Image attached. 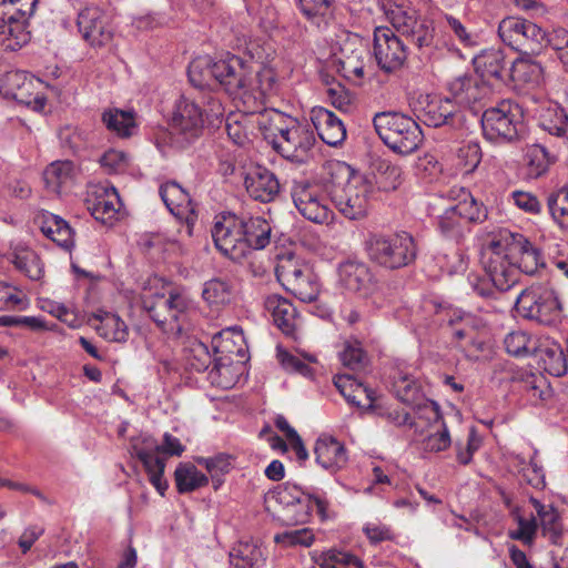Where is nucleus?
<instances>
[{"mask_svg": "<svg viewBox=\"0 0 568 568\" xmlns=\"http://www.w3.org/2000/svg\"><path fill=\"white\" fill-rule=\"evenodd\" d=\"M101 166L110 174H122L130 170L131 158L121 150L110 149L100 159Z\"/></svg>", "mask_w": 568, "mask_h": 568, "instance_id": "obj_62", "label": "nucleus"}, {"mask_svg": "<svg viewBox=\"0 0 568 568\" xmlns=\"http://www.w3.org/2000/svg\"><path fill=\"white\" fill-rule=\"evenodd\" d=\"M504 255L491 250L488 243L483 251L485 274L471 272L467 276V283L473 293L487 297L494 292L507 291L516 284V270L504 261Z\"/></svg>", "mask_w": 568, "mask_h": 568, "instance_id": "obj_14", "label": "nucleus"}, {"mask_svg": "<svg viewBox=\"0 0 568 568\" xmlns=\"http://www.w3.org/2000/svg\"><path fill=\"white\" fill-rule=\"evenodd\" d=\"M215 353L211 354L206 344L195 341L189 351L187 364L193 371L203 372L209 369L210 373L215 364Z\"/></svg>", "mask_w": 568, "mask_h": 568, "instance_id": "obj_58", "label": "nucleus"}, {"mask_svg": "<svg viewBox=\"0 0 568 568\" xmlns=\"http://www.w3.org/2000/svg\"><path fill=\"white\" fill-rule=\"evenodd\" d=\"M192 306L191 300L183 293L171 291L169 296L156 294L154 303L144 302L150 317L166 333L181 334V318Z\"/></svg>", "mask_w": 568, "mask_h": 568, "instance_id": "obj_19", "label": "nucleus"}, {"mask_svg": "<svg viewBox=\"0 0 568 568\" xmlns=\"http://www.w3.org/2000/svg\"><path fill=\"white\" fill-rule=\"evenodd\" d=\"M449 197L457 201L454 205L465 225L469 222H483L487 217L486 207L463 187L452 189Z\"/></svg>", "mask_w": 568, "mask_h": 568, "instance_id": "obj_36", "label": "nucleus"}, {"mask_svg": "<svg viewBox=\"0 0 568 568\" xmlns=\"http://www.w3.org/2000/svg\"><path fill=\"white\" fill-rule=\"evenodd\" d=\"M530 504L536 510L542 535L554 545H560L562 538V525L559 514L552 505L542 504L531 497Z\"/></svg>", "mask_w": 568, "mask_h": 568, "instance_id": "obj_33", "label": "nucleus"}, {"mask_svg": "<svg viewBox=\"0 0 568 568\" xmlns=\"http://www.w3.org/2000/svg\"><path fill=\"white\" fill-rule=\"evenodd\" d=\"M315 540V535L310 528L286 530L274 536V541L283 547H310Z\"/></svg>", "mask_w": 568, "mask_h": 568, "instance_id": "obj_61", "label": "nucleus"}, {"mask_svg": "<svg viewBox=\"0 0 568 568\" xmlns=\"http://www.w3.org/2000/svg\"><path fill=\"white\" fill-rule=\"evenodd\" d=\"M432 423L430 433L423 438L420 447L426 453H440L452 445V438L446 423L440 416L438 420L428 419Z\"/></svg>", "mask_w": 568, "mask_h": 568, "instance_id": "obj_50", "label": "nucleus"}, {"mask_svg": "<svg viewBox=\"0 0 568 568\" xmlns=\"http://www.w3.org/2000/svg\"><path fill=\"white\" fill-rule=\"evenodd\" d=\"M489 244L494 252L504 255V261L516 270V283L520 272L532 274L544 265L540 251L519 233L500 230Z\"/></svg>", "mask_w": 568, "mask_h": 568, "instance_id": "obj_10", "label": "nucleus"}, {"mask_svg": "<svg viewBox=\"0 0 568 568\" xmlns=\"http://www.w3.org/2000/svg\"><path fill=\"white\" fill-rule=\"evenodd\" d=\"M215 61L210 57H199L194 59L187 69L190 82L200 89L210 85L211 80H215Z\"/></svg>", "mask_w": 568, "mask_h": 568, "instance_id": "obj_54", "label": "nucleus"}, {"mask_svg": "<svg viewBox=\"0 0 568 568\" xmlns=\"http://www.w3.org/2000/svg\"><path fill=\"white\" fill-rule=\"evenodd\" d=\"M244 335L240 327H227L212 337V347L215 353V364L211 368L212 383L223 388H230L235 383L233 376L232 355L243 356Z\"/></svg>", "mask_w": 568, "mask_h": 568, "instance_id": "obj_15", "label": "nucleus"}, {"mask_svg": "<svg viewBox=\"0 0 568 568\" xmlns=\"http://www.w3.org/2000/svg\"><path fill=\"white\" fill-rule=\"evenodd\" d=\"M541 128L549 134L562 138L568 131V115L561 106L550 105L540 118Z\"/></svg>", "mask_w": 568, "mask_h": 568, "instance_id": "obj_55", "label": "nucleus"}, {"mask_svg": "<svg viewBox=\"0 0 568 568\" xmlns=\"http://www.w3.org/2000/svg\"><path fill=\"white\" fill-rule=\"evenodd\" d=\"M501 41L521 54H538L546 44V32L535 22L519 18L507 17L498 27Z\"/></svg>", "mask_w": 568, "mask_h": 568, "instance_id": "obj_16", "label": "nucleus"}, {"mask_svg": "<svg viewBox=\"0 0 568 568\" xmlns=\"http://www.w3.org/2000/svg\"><path fill=\"white\" fill-rule=\"evenodd\" d=\"M333 0H297L302 14L314 26L321 28L332 16Z\"/></svg>", "mask_w": 568, "mask_h": 568, "instance_id": "obj_52", "label": "nucleus"}, {"mask_svg": "<svg viewBox=\"0 0 568 568\" xmlns=\"http://www.w3.org/2000/svg\"><path fill=\"white\" fill-rule=\"evenodd\" d=\"M310 268L308 265L302 263L294 256H282L276 266V276L282 285L288 291L292 286H296L295 282L304 272Z\"/></svg>", "mask_w": 568, "mask_h": 568, "instance_id": "obj_51", "label": "nucleus"}, {"mask_svg": "<svg viewBox=\"0 0 568 568\" xmlns=\"http://www.w3.org/2000/svg\"><path fill=\"white\" fill-rule=\"evenodd\" d=\"M539 358V365L552 376H562L567 372V361L561 346L551 342L537 347L535 352Z\"/></svg>", "mask_w": 568, "mask_h": 568, "instance_id": "obj_46", "label": "nucleus"}, {"mask_svg": "<svg viewBox=\"0 0 568 568\" xmlns=\"http://www.w3.org/2000/svg\"><path fill=\"white\" fill-rule=\"evenodd\" d=\"M504 345L506 352L516 357H526L537 351L536 341L521 329L508 333L504 339Z\"/></svg>", "mask_w": 568, "mask_h": 568, "instance_id": "obj_53", "label": "nucleus"}, {"mask_svg": "<svg viewBox=\"0 0 568 568\" xmlns=\"http://www.w3.org/2000/svg\"><path fill=\"white\" fill-rule=\"evenodd\" d=\"M174 478L181 494L192 493L209 484V477L191 463H180L175 468Z\"/></svg>", "mask_w": 568, "mask_h": 568, "instance_id": "obj_47", "label": "nucleus"}, {"mask_svg": "<svg viewBox=\"0 0 568 568\" xmlns=\"http://www.w3.org/2000/svg\"><path fill=\"white\" fill-rule=\"evenodd\" d=\"M75 168L71 161H54L43 172V180L49 191L60 194L72 184Z\"/></svg>", "mask_w": 568, "mask_h": 568, "instance_id": "obj_40", "label": "nucleus"}, {"mask_svg": "<svg viewBox=\"0 0 568 568\" xmlns=\"http://www.w3.org/2000/svg\"><path fill=\"white\" fill-rule=\"evenodd\" d=\"M244 185L248 195L262 203L273 201L280 191L276 176L261 165L252 166L245 172Z\"/></svg>", "mask_w": 568, "mask_h": 568, "instance_id": "obj_24", "label": "nucleus"}, {"mask_svg": "<svg viewBox=\"0 0 568 568\" xmlns=\"http://www.w3.org/2000/svg\"><path fill=\"white\" fill-rule=\"evenodd\" d=\"M102 119L106 128L121 138L131 136L136 130L135 116L132 111L110 109L103 113Z\"/></svg>", "mask_w": 568, "mask_h": 568, "instance_id": "obj_48", "label": "nucleus"}, {"mask_svg": "<svg viewBox=\"0 0 568 568\" xmlns=\"http://www.w3.org/2000/svg\"><path fill=\"white\" fill-rule=\"evenodd\" d=\"M48 89L49 85L44 81L27 71L16 70L4 75V95L36 112L44 111Z\"/></svg>", "mask_w": 568, "mask_h": 568, "instance_id": "obj_17", "label": "nucleus"}, {"mask_svg": "<svg viewBox=\"0 0 568 568\" xmlns=\"http://www.w3.org/2000/svg\"><path fill=\"white\" fill-rule=\"evenodd\" d=\"M452 101L456 105L470 106L480 101L487 93V88L470 75H459L448 84Z\"/></svg>", "mask_w": 568, "mask_h": 568, "instance_id": "obj_29", "label": "nucleus"}, {"mask_svg": "<svg viewBox=\"0 0 568 568\" xmlns=\"http://www.w3.org/2000/svg\"><path fill=\"white\" fill-rule=\"evenodd\" d=\"M90 321L97 333L105 341L123 343L129 337L126 324L116 314L100 310Z\"/></svg>", "mask_w": 568, "mask_h": 568, "instance_id": "obj_31", "label": "nucleus"}, {"mask_svg": "<svg viewBox=\"0 0 568 568\" xmlns=\"http://www.w3.org/2000/svg\"><path fill=\"white\" fill-rule=\"evenodd\" d=\"M131 447L133 455L143 464L150 483L161 496H164L168 483L163 477L165 462L160 454L181 456L185 450L184 445L178 437L165 433L161 445L151 436L141 435L132 440Z\"/></svg>", "mask_w": 568, "mask_h": 568, "instance_id": "obj_6", "label": "nucleus"}, {"mask_svg": "<svg viewBox=\"0 0 568 568\" xmlns=\"http://www.w3.org/2000/svg\"><path fill=\"white\" fill-rule=\"evenodd\" d=\"M514 82L528 85H538L542 80L544 70L539 62L530 55L521 54L508 70Z\"/></svg>", "mask_w": 568, "mask_h": 568, "instance_id": "obj_43", "label": "nucleus"}, {"mask_svg": "<svg viewBox=\"0 0 568 568\" xmlns=\"http://www.w3.org/2000/svg\"><path fill=\"white\" fill-rule=\"evenodd\" d=\"M459 112L450 98L433 99L423 110L422 120L428 126L454 124Z\"/></svg>", "mask_w": 568, "mask_h": 568, "instance_id": "obj_35", "label": "nucleus"}, {"mask_svg": "<svg viewBox=\"0 0 568 568\" xmlns=\"http://www.w3.org/2000/svg\"><path fill=\"white\" fill-rule=\"evenodd\" d=\"M508 462L510 467L516 469L521 479L528 485L537 489H542L545 487V473L535 457H530L529 460H527L520 454H511Z\"/></svg>", "mask_w": 568, "mask_h": 568, "instance_id": "obj_45", "label": "nucleus"}, {"mask_svg": "<svg viewBox=\"0 0 568 568\" xmlns=\"http://www.w3.org/2000/svg\"><path fill=\"white\" fill-rule=\"evenodd\" d=\"M554 161L547 149L538 143L528 144L524 149V171L526 180L542 176Z\"/></svg>", "mask_w": 568, "mask_h": 568, "instance_id": "obj_38", "label": "nucleus"}, {"mask_svg": "<svg viewBox=\"0 0 568 568\" xmlns=\"http://www.w3.org/2000/svg\"><path fill=\"white\" fill-rule=\"evenodd\" d=\"M372 194V182L343 161L331 162L321 180H294L291 187V196L298 213L318 224L333 220L334 212L328 201L348 220L364 217Z\"/></svg>", "mask_w": 568, "mask_h": 568, "instance_id": "obj_1", "label": "nucleus"}, {"mask_svg": "<svg viewBox=\"0 0 568 568\" xmlns=\"http://www.w3.org/2000/svg\"><path fill=\"white\" fill-rule=\"evenodd\" d=\"M484 138L495 145L514 143L521 139L524 112L521 106L511 100H501L486 109L481 115Z\"/></svg>", "mask_w": 568, "mask_h": 568, "instance_id": "obj_5", "label": "nucleus"}, {"mask_svg": "<svg viewBox=\"0 0 568 568\" xmlns=\"http://www.w3.org/2000/svg\"><path fill=\"white\" fill-rule=\"evenodd\" d=\"M314 450L317 464L329 473H336L347 464L345 446L332 436H321L316 440Z\"/></svg>", "mask_w": 568, "mask_h": 568, "instance_id": "obj_27", "label": "nucleus"}, {"mask_svg": "<svg viewBox=\"0 0 568 568\" xmlns=\"http://www.w3.org/2000/svg\"><path fill=\"white\" fill-rule=\"evenodd\" d=\"M460 170L463 173H471L481 161V150L479 143L476 141H469L462 145L457 154Z\"/></svg>", "mask_w": 568, "mask_h": 568, "instance_id": "obj_64", "label": "nucleus"}, {"mask_svg": "<svg viewBox=\"0 0 568 568\" xmlns=\"http://www.w3.org/2000/svg\"><path fill=\"white\" fill-rule=\"evenodd\" d=\"M215 81L225 91L243 100L246 111L258 113L267 97L277 92L278 79L271 67H257L251 61L227 54L215 61Z\"/></svg>", "mask_w": 568, "mask_h": 568, "instance_id": "obj_2", "label": "nucleus"}, {"mask_svg": "<svg viewBox=\"0 0 568 568\" xmlns=\"http://www.w3.org/2000/svg\"><path fill=\"white\" fill-rule=\"evenodd\" d=\"M548 209L552 219L564 229H568V187L549 195Z\"/></svg>", "mask_w": 568, "mask_h": 568, "instance_id": "obj_60", "label": "nucleus"}, {"mask_svg": "<svg viewBox=\"0 0 568 568\" xmlns=\"http://www.w3.org/2000/svg\"><path fill=\"white\" fill-rule=\"evenodd\" d=\"M378 186L384 191H394L403 183V169L390 162H382L378 169Z\"/></svg>", "mask_w": 568, "mask_h": 568, "instance_id": "obj_63", "label": "nucleus"}, {"mask_svg": "<svg viewBox=\"0 0 568 568\" xmlns=\"http://www.w3.org/2000/svg\"><path fill=\"white\" fill-rule=\"evenodd\" d=\"M160 196L168 210L178 217L191 211L189 193L176 182H166L160 186Z\"/></svg>", "mask_w": 568, "mask_h": 568, "instance_id": "obj_44", "label": "nucleus"}, {"mask_svg": "<svg viewBox=\"0 0 568 568\" xmlns=\"http://www.w3.org/2000/svg\"><path fill=\"white\" fill-rule=\"evenodd\" d=\"M202 296L210 305H222L230 301L231 286L221 278H212L204 283Z\"/></svg>", "mask_w": 568, "mask_h": 568, "instance_id": "obj_59", "label": "nucleus"}, {"mask_svg": "<svg viewBox=\"0 0 568 568\" xmlns=\"http://www.w3.org/2000/svg\"><path fill=\"white\" fill-rule=\"evenodd\" d=\"M515 306L520 316L541 325H555L561 318V305L547 284H532L523 290Z\"/></svg>", "mask_w": 568, "mask_h": 568, "instance_id": "obj_11", "label": "nucleus"}, {"mask_svg": "<svg viewBox=\"0 0 568 568\" xmlns=\"http://www.w3.org/2000/svg\"><path fill=\"white\" fill-rule=\"evenodd\" d=\"M11 262L18 271L32 281H38L43 275V264L39 255L29 246L16 244L12 247Z\"/></svg>", "mask_w": 568, "mask_h": 568, "instance_id": "obj_42", "label": "nucleus"}, {"mask_svg": "<svg viewBox=\"0 0 568 568\" xmlns=\"http://www.w3.org/2000/svg\"><path fill=\"white\" fill-rule=\"evenodd\" d=\"M212 239L216 248L233 261L247 255V245L243 241L242 217L232 212H222L214 217Z\"/></svg>", "mask_w": 568, "mask_h": 568, "instance_id": "obj_18", "label": "nucleus"}, {"mask_svg": "<svg viewBox=\"0 0 568 568\" xmlns=\"http://www.w3.org/2000/svg\"><path fill=\"white\" fill-rule=\"evenodd\" d=\"M243 241L247 245V254L251 250H262L270 243L271 225L262 216L242 215Z\"/></svg>", "mask_w": 568, "mask_h": 568, "instance_id": "obj_34", "label": "nucleus"}, {"mask_svg": "<svg viewBox=\"0 0 568 568\" xmlns=\"http://www.w3.org/2000/svg\"><path fill=\"white\" fill-rule=\"evenodd\" d=\"M373 124L385 145L397 154L408 155L423 142V132L418 123L403 113H376Z\"/></svg>", "mask_w": 568, "mask_h": 568, "instance_id": "obj_7", "label": "nucleus"}, {"mask_svg": "<svg viewBox=\"0 0 568 568\" xmlns=\"http://www.w3.org/2000/svg\"><path fill=\"white\" fill-rule=\"evenodd\" d=\"M476 72L481 79L503 80L508 73L505 53L499 49H488L480 52L473 59Z\"/></svg>", "mask_w": 568, "mask_h": 568, "instance_id": "obj_32", "label": "nucleus"}, {"mask_svg": "<svg viewBox=\"0 0 568 568\" xmlns=\"http://www.w3.org/2000/svg\"><path fill=\"white\" fill-rule=\"evenodd\" d=\"M37 3L38 0H0V41L6 49L16 51L29 42L27 26Z\"/></svg>", "mask_w": 568, "mask_h": 568, "instance_id": "obj_12", "label": "nucleus"}, {"mask_svg": "<svg viewBox=\"0 0 568 568\" xmlns=\"http://www.w3.org/2000/svg\"><path fill=\"white\" fill-rule=\"evenodd\" d=\"M311 558L321 568H365V564L354 554L331 548L324 551L314 550Z\"/></svg>", "mask_w": 568, "mask_h": 568, "instance_id": "obj_39", "label": "nucleus"}, {"mask_svg": "<svg viewBox=\"0 0 568 568\" xmlns=\"http://www.w3.org/2000/svg\"><path fill=\"white\" fill-rule=\"evenodd\" d=\"M77 26L82 38L92 47L106 45L112 39L102 10L97 6H87L78 13Z\"/></svg>", "mask_w": 568, "mask_h": 568, "instance_id": "obj_22", "label": "nucleus"}, {"mask_svg": "<svg viewBox=\"0 0 568 568\" xmlns=\"http://www.w3.org/2000/svg\"><path fill=\"white\" fill-rule=\"evenodd\" d=\"M225 131L229 139L239 146L245 148L252 142L251 119L246 114H231L226 118Z\"/></svg>", "mask_w": 568, "mask_h": 568, "instance_id": "obj_49", "label": "nucleus"}, {"mask_svg": "<svg viewBox=\"0 0 568 568\" xmlns=\"http://www.w3.org/2000/svg\"><path fill=\"white\" fill-rule=\"evenodd\" d=\"M392 389L398 400L417 409L420 417L439 419V406L435 402L425 398L417 378L407 368L398 367L395 371Z\"/></svg>", "mask_w": 568, "mask_h": 568, "instance_id": "obj_20", "label": "nucleus"}, {"mask_svg": "<svg viewBox=\"0 0 568 568\" xmlns=\"http://www.w3.org/2000/svg\"><path fill=\"white\" fill-rule=\"evenodd\" d=\"M337 283L348 292L367 294L372 285L368 266L356 260H346L338 264Z\"/></svg>", "mask_w": 568, "mask_h": 568, "instance_id": "obj_26", "label": "nucleus"}, {"mask_svg": "<svg viewBox=\"0 0 568 568\" xmlns=\"http://www.w3.org/2000/svg\"><path fill=\"white\" fill-rule=\"evenodd\" d=\"M368 258L387 270H397L410 264L416 257L414 237L407 232L373 234L365 242Z\"/></svg>", "mask_w": 568, "mask_h": 568, "instance_id": "obj_8", "label": "nucleus"}, {"mask_svg": "<svg viewBox=\"0 0 568 568\" xmlns=\"http://www.w3.org/2000/svg\"><path fill=\"white\" fill-rule=\"evenodd\" d=\"M43 235L58 246L70 250L74 244L73 231L65 220L48 211L40 212L36 217Z\"/></svg>", "mask_w": 568, "mask_h": 568, "instance_id": "obj_28", "label": "nucleus"}, {"mask_svg": "<svg viewBox=\"0 0 568 568\" xmlns=\"http://www.w3.org/2000/svg\"><path fill=\"white\" fill-rule=\"evenodd\" d=\"M310 119L324 143L331 146L342 144L346 139V128L343 121L331 110L323 106H314Z\"/></svg>", "mask_w": 568, "mask_h": 568, "instance_id": "obj_25", "label": "nucleus"}, {"mask_svg": "<svg viewBox=\"0 0 568 568\" xmlns=\"http://www.w3.org/2000/svg\"><path fill=\"white\" fill-rule=\"evenodd\" d=\"M295 285L296 286H292L288 291L302 302L310 303L317 298L320 284L317 276L312 272L311 267L307 268L300 278H297Z\"/></svg>", "mask_w": 568, "mask_h": 568, "instance_id": "obj_56", "label": "nucleus"}, {"mask_svg": "<svg viewBox=\"0 0 568 568\" xmlns=\"http://www.w3.org/2000/svg\"><path fill=\"white\" fill-rule=\"evenodd\" d=\"M267 508L278 507L277 519L286 526L308 523L315 507L322 520L329 518L328 500L323 493L304 491L302 487L286 481L265 496Z\"/></svg>", "mask_w": 568, "mask_h": 568, "instance_id": "obj_4", "label": "nucleus"}, {"mask_svg": "<svg viewBox=\"0 0 568 568\" xmlns=\"http://www.w3.org/2000/svg\"><path fill=\"white\" fill-rule=\"evenodd\" d=\"M231 564L235 568L260 567L265 561L261 545L253 539L240 540L230 552Z\"/></svg>", "mask_w": 568, "mask_h": 568, "instance_id": "obj_41", "label": "nucleus"}, {"mask_svg": "<svg viewBox=\"0 0 568 568\" xmlns=\"http://www.w3.org/2000/svg\"><path fill=\"white\" fill-rule=\"evenodd\" d=\"M437 227L446 237L455 239L462 235L465 223L454 204L446 207L438 216Z\"/></svg>", "mask_w": 568, "mask_h": 568, "instance_id": "obj_57", "label": "nucleus"}, {"mask_svg": "<svg viewBox=\"0 0 568 568\" xmlns=\"http://www.w3.org/2000/svg\"><path fill=\"white\" fill-rule=\"evenodd\" d=\"M265 311L273 323L286 335L294 332L296 326V310L285 297L271 294L264 301Z\"/></svg>", "mask_w": 568, "mask_h": 568, "instance_id": "obj_30", "label": "nucleus"}, {"mask_svg": "<svg viewBox=\"0 0 568 568\" xmlns=\"http://www.w3.org/2000/svg\"><path fill=\"white\" fill-rule=\"evenodd\" d=\"M271 143L283 158L305 163L313 154L316 136L308 123L290 119L284 125L274 128Z\"/></svg>", "mask_w": 568, "mask_h": 568, "instance_id": "obj_13", "label": "nucleus"}, {"mask_svg": "<svg viewBox=\"0 0 568 568\" xmlns=\"http://www.w3.org/2000/svg\"><path fill=\"white\" fill-rule=\"evenodd\" d=\"M334 384L344 398L352 405L364 406L363 398L372 405L375 400V392L366 385L357 382L352 375L341 374L335 376Z\"/></svg>", "mask_w": 568, "mask_h": 568, "instance_id": "obj_37", "label": "nucleus"}, {"mask_svg": "<svg viewBox=\"0 0 568 568\" xmlns=\"http://www.w3.org/2000/svg\"><path fill=\"white\" fill-rule=\"evenodd\" d=\"M381 8L393 28L418 49L432 48L435 40L434 21L420 16L414 8L395 2H383Z\"/></svg>", "mask_w": 568, "mask_h": 568, "instance_id": "obj_9", "label": "nucleus"}, {"mask_svg": "<svg viewBox=\"0 0 568 568\" xmlns=\"http://www.w3.org/2000/svg\"><path fill=\"white\" fill-rule=\"evenodd\" d=\"M373 52L377 65L385 72L400 69L407 59V48L395 32L387 27L374 30Z\"/></svg>", "mask_w": 568, "mask_h": 568, "instance_id": "obj_21", "label": "nucleus"}, {"mask_svg": "<svg viewBox=\"0 0 568 568\" xmlns=\"http://www.w3.org/2000/svg\"><path fill=\"white\" fill-rule=\"evenodd\" d=\"M87 203L92 216L103 224H112L118 219L122 206L116 189L102 184L92 189Z\"/></svg>", "mask_w": 568, "mask_h": 568, "instance_id": "obj_23", "label": "nucleus"}, {"mask_svg": "<svg viewBox=\"0 0 568 568\" xmlns=\"http://www.w3.org/2000/svg\"><path fill=\"white\" fill-rule=\"evenodd\" d=\"M224 108L211 93H201L196 98L181 95L173 105L170 125V141L176 149H185L195 143L207 125L222 121Z\"/></svg>", "mask_w": 568, "mask_h": 568, "instance_id": "obj_3", "label": "nucleus"}]
</instances>
